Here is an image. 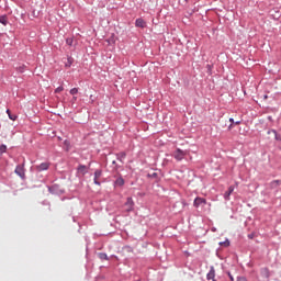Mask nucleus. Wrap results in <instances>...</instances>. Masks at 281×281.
<instances>
[{
  "instance_id": "obj_1",
  "label": "nucleus",
  "mask_w": 281,
  "mask_h": 281,
  "mask_svg": "<svg viewBox=\"0 0 281 281\" xmlns=\"http://www.w3.org/2000/svg\"><path fill=\"white\" fill-rule=\"evenodd\" d=\"M15 175H18V177H20V179H22V181H25L26 177H25V164H20L15 167L14 170Z\"/></svg>"
},
{
  "instance_id": "obj_2",
  "label": "nucleus",
  "mask_w": 281,
  "mask_h": 281,
  "mask_svg": "<svg viewBox=\"0 0 281 281\" xmlns=\"http://www.w3.org/2000/svg\"><path fill=\"white\" fill-rule=\"evenodd\" d=\"M186 155H188V151L182 150L181 148H177L173 151V158L176 161H183V159L186 158Z\"/></svg>"
},
{
  "instance_id": "obj_3",
  "label": "nucleus",
  "mask_w": 281,
  "mask_h": 281,
  "mask_svg": "<svg viewBox=\"0 0 281 281\" xmlns=\"http://www.w3.org/2000/svg\"><path fill=\"white\" fill-rule=\"evenodd\" d=\"M48 192L50 194H65V189L60 188V184L48 186Z\"/></svg>"
},
{
  "instance_id": "obj_4",
  "label": "nucleus",
  "mask_w": 281,
  "mask_h": 281,
  "mask_svg": "<svg viewBox=\"0 0 281 281\" xmlns=\"http://www.w3.org/2000/svg\"><path fill=\"white\" fill-rule=\"evenodd\" d=\"M207 205V200L205 198L196 196L193 201V206L199 209V207H205Z\"/></svg>"
},
{
  "instance_id": "obj_5",
  "label": "nucleus",
  "mask_w": 281,
  "mask_h": 281,
  "mask_svg": "<svg viewBox=\"0 0 281 281\" xmlns=\"http://www.w3.org/2000/svg\"><path fill=\"white\" fill-rule=\"evenodd\" d=\"M103 172L104 171H102V169L94 170V173H93V183H94V186H102V182H100V179H101Z\"/></svg>"
},
{
  "instance_id": "obj_6",
  "label": "nucleus",
  "mask_w": 281,
  "mask_h": 281,
  "mask_svg": "<svg viewBox=\"0 0 281 281\" xmlns=\"http://www.w3.org/2000/svg\"><path fill=\"white\" fill-rule=\"evenodd\" d=\"M89 168H91V162H89L88 167L86 165H79L77 167V175H81V177H85V175H88Z\"/></svg>"
},
{
  "instance_id": "obj_7",
  "label": "nucleus",
  "mask_w": 281,
  "mask_h": 281,
  "mask_svg": "<svg viewBox=\"0 0 281 281\" xmlns=\"http://www.w3.org/2000/svg\"><path fill=\"white\" fill-rule=\"evenodd\" d=\"M35 170H36L37 172H43V171H45V170H49V162H42V164H40V165H36V166H35Z\"/></svg>"
},
{
  "instance_id": "obj_8",
  "label": "nucleus",
  "mask_w": 281,
  "mask_h": 281,
  "mask_svg": "<svg viewBox=\"0 0 281 281\" xmlns=\"http://www.w3.org/2000/svg\"><path fill=\"white\" fill-rule=\"evenodd\" d=\"M125 207L127 212H133L134 207H135V202L133 201V198H127L126 202H125Z\"/></svg>"
},
{
  "instance_id": "obj_9",
  "label": "nucleus",
  "mask_w": 281,
  "mask_h": 281,
  "mask_svg": "<svg viewBox=\"0 0 281 281\" xmlns=\"http://www.w3.org/2000/svg\"><path fill=\"white\" fill-rule=\"evenodd\" d=\"M214 278H216V270L214 269V266H210V271H209V273L206 274V280H212V281H214V280H216V279H214Z\"/></svg>"
},
{
  "instance_id": "obj_10",
  "label": "nucleus",
  "mask_w": 281,
  "mask_h": 281,
  "mask_svg": "<svg viewBox=\"0 0 281 281\" xmlns=\"http://www.w3.org/2000/svg\"><path fill=\"white\" fill-rule=\"evenodd\" d=\"M135 26L144 30V27H146V21H144V19H142V18H138L135 21Z\"/></svg>"
},
{
  "instance_id": "obj_11",
  "label": "nucleus",
  "mask_w": 281,
  "mask_h": 281,
  "mask_svg": "<svg viewBox=\"0 0 281 281\" xmlns=\"http://www.w3.org/2000/svg\"><path fill=\"white\" fill-rule=\"evenodd\" d=\"M115 157L117 161H120L121 164H124V159H126V151L117 153L115 154Z\"/></svg>"
},
{
  "instance_id": "obj_12",
  "label": "nucleus",
  "mask_w": 281,
  "mask_h": 281,
  "mask_svg": "<svg viewBox=\"0 0 281 281\" xmlns=\"http://www.w3.org/2000/svg\"><path fill=\"white\" fill-rule=\"evenodd\" d=\"M124 183H125L124 178H122V176H120L114 181V188H122L124 186Z\"/></svg>"
},
{
  "instance_id": "obj_13",
  "label": "nucleus",
  "mask_w": 281,
  "mask_h": 281,
  "mask_svg": "<svg viewBox=\"0 0 281 281\" xmlns=\"http://www.w3.org/2000/svg\"><path fill=\"white\" fill-rule=\"evenodd\" d=\"M260 273L262 278H266V280H269V278H271V272L269 271V268H262Z\"/></svg>"
},
{
  "instance_id": "obj_14",
  "label": "nucleus",
  "mask_w": 281,
  "mask_h": 281,
  "mask_svg": "<svg viewBox=\"0 0 281 281\" xmlns=\"http://www.w3.org/2000/svg\"><path fill=\"white\" fill-rule=\"evenodd\" d=\"M234 192V186L228 187V190L224 193L225 201H229V196H232V193Z\"/></svg>"
},
{
  "instance_id": "obj_15",
  "label": "nucleus",
  "mask_w": 281,
  "mask_h": 281,
  "mask_svg": "<svg viewBox=\"0 0 281 281\" xmlns=\"http://www.w3.org/2000/svg\"><path fill=\"white\" fill-rule=\"evenodd\" d=\"M147 179H155L156 183H159V173L157 172L147 173Z\"/></svg>"
},
{
  "instance_id": "obj_16",
  "label": "nucleus",
  "mask_w": 281,
  "mask_h": 281,
  "mask_svg": "<svg viewBox=\"0 0 281 281\" xmlns=\"http://www.w3.org/2000/svg\"><path fill=\"white\" fill-rule=\"evenodd\" d=\"M271 133H273L274 139H277V142H281V135L278 134V131H276V130L268 131V135H271Z\"/></svg>"
},
{
  "instance_id": "obj_17",
  "label": "nucleus",
  "mask_w": 281,
  "mask_h": 281,
  "mask_svg": "<svg viewBox=\"0 0 281 281\" xmlns=\"http://www.w3.org/2000/svg\"><path fill=\"white\" fill-rule=\"evenodd\" d=\"M71 65H74V57H68L65 67L69 68Z\"/></svg>"
},
{
  "instance_id": "obj_18",
  "label": "nucleus",
  "mask_w": 281,
  "mask_h": 281,
  "mask_svg": "<svg viewBox=\"0 0 281 281\" xmlns=\"http://www.w3.org/2000/svg\"><path fill=\"white\" fill-rule=\"evenodd\" d=\"M7 114L9 115V120H12V122H16V115L12 114V112H10V110H7Z\"/></svg>"
},
{
  "instance_id": "obj_19",
  "label": "nucleus",
  "mask_w": 281,
  "mask_h": 281,
  "mask_svg": "<svg viewBox=\"0 0 281 281\" xmlns=\"http://www.w3.org/2000/svg\"><path fill=\"white\" fill-rule=\"evenodd\" d=\"M0 23L2 25H8V15H1L0 16Z\"/></svg>"
},
{
  "instance_id": "obj_20",
  "label": "nucleus",
  "mask_w": 281,
  "mask_h": 281,
  "mask_svg": "<svg viewBox=\"0 0 281 281\" xmlns=\"http://www.w3.org/2000/svg\"><path fill=\"white\" fill-rule=\"evenodd\" d=\"M98 256L100 260H109V255H106V252H99Z\"/></svg>"
},
{
  "instance_id": "obj_21",
  "label": "nucleus",
  "mask_w": 281,
  "mask_h": 281,
  "mask_svg": "<svg viewBox=\"0 0 281 281\" xmlns=\"http://www.w3.org/2000/svg\"><path fill=\"white\" fill-rule=\"evenodd\" d=\"M281 181L280 180H273L272 182H270V188H278V186H280Z\"/></svg>"
},
{
  "instance_id": "obj_22",
  "label": "nucleus",
  "mask_w": 281,
  "mask_h": 281,
  "mask_svg": "<svg viewBox=\"0 0 281 281\" xmlns=\"http://www.w3.org/2000/svg\"><path fill=\"white\" fill-rule=\"evenodd\" d=\"M16 71L19 74H24L25 72V65H21V66L16 67Z\"/></svg>"
},
{
  "instance_id": "obj_23",
  "label": "nucleus",
  "mask_w": 281,
  "mask_h": 281,
  "mask_svg": "<svg viewBox=\"0 0 281 281\" xmlns=\"http://www.w3.org/2000/svg\"><path fill=\"white\" fill-rule=\"evenodd\" d=\"M7 150H8V146H5V144L0 145L1 155H3V153H5Z\"/></svg>"
},
{
  "instance_id": "obj_24",
  "label": "nucleus",
  "mask_w": 281,
  "mask_h": 281,
  "mask_svg": "<svg viewBox=\"0 0 281 281\" xmlns=\"http://www.w3.org/2000/svg\"><path fill=\"white\" fill-rule=\"evenodd\" d=\"M70 95H78V88H72L69 91Z\"/></svg>"
},
{
  "instance_id": "obj_25",
  "label": "nucleus",
  "mask_w": 281,
  "mask_h": 281,
  "mask_svg": "<svg viewBox=\"0 0 281 281\" xmlns=\"http://www.w3.org/2000/svg\"><path fill=\"white\" fill-rule=\"evenodd\" d=\"M220 245H221L222 247H229V239H226V240H224V241H221Z\"/></svg>"
},
{
  "instance_id": "obj_26",
  "label": "nucleus",
  "mask_w": 281,
  "mask_h": 281,
  "mask_svg": "<svg viewBox=\"0 0 281 281\" xmlns=\"http://www.w3.org/2000/svg\"><path fill=\"white\" fill-rule=\"evenodd\" d=\"M63 91H65V88L63 86H59L55 89V93H60Z\"/></svg>"
},
{
  "instance_id": "obj_27",
  "label": "nucleus",
  "mask_w": 281,
  "mask_h": 281,
  "mask_svg": "<svg viewBox=\"0 0 281 281\" xmlns=\"http://www.w3.org/2000/svg\"><path fill=\"white\" fill-rule=\"evenodd\" d=\"M112 166H114L115 171L120 170V168H121L120 165H117V161H115V160L112 161Z\"/></svg>"
},
{
  "instance_id": "obj_28",
  "label": "nucleus",
  "mask_w": 281,
  "mask_h": 281,
  "mask_svg": "<svg viewBox=\"0 0 281 281\" xmlns=\"http://www.w3.org/2000/svg\"><path fill=\"white\" fill-rule=\"evenodd\" d=\"M236 281H247V278H245V277H237Z\"/></svg>"
},
{
  "instance_id": "obj_29",
  "label": "nucleus",
  "mask_w": 281,
  "mask_h": 281,
  "mask_svg": "<svg viewBox=\"0 0 281 281\" xmlns=\"http://www.w3.org/2000/svg\"><path fill=\"white\" fill-rule=\"evenodd\" d=\"M228 278L231 281H234V276H232V272H228Z\"/></svg>"
},
{
  "instance_id": "obj_30",
  "label": "nucleus",
  "mask_w": 281,
  "mask_h": 281,
  "mask_svg": "<svg viewBox=\"0 0 281 281\" xmlns=\"http://www.w3.org/2000/svg\"><path fill=\"white\" fill-rule=\"evenodd\" d=\"M207 71H212V65H206Z\"/></svg>"
},
{
  "instance_id": "obj_31",
  "label": "nucleus",
  "mask_w": 281,
  "mask_h": 281,
  "mask_svg": "<svg viewBox=\"0 0 281 281\" xmlns=\"http://www.w3.org/2000/svg\"><path fill=\"white\" fill-rule=\"evenodd\" d=\"M78 100V97L74 95L72 97V102H76Z\"/></svg>"
},
{
  "instance_id": "obj_32",
  "label": "nucleus",
  "mask_w": 281,
  "mask_h": 281,
  "mask_svg": "<svg viewBox=\"0 0 281 281\" xmlns=\"http://www.w3.org/2000/svg\"><path fill=\"white\" fill-rule=\"evenodd\" d=\"M248 238L252 239L254 238V234H249Z\"/></svg>"
},
{
  "instance_id": "obj_33",
  "label": "nucleus",
  "mask_w": 281,
  "mask_h": 281,
  "mask_svg": "<svg viewBox=\"0 0 281 281\" xmlns=\"http://www.w3.org/2000/svg\"><path fill=\"white\" fill-rule=\"evenodd\" d=\"M229 122H231L232 124H234V119L231 117V119H229Z\"/></svg>"
},
{
  "instance_id": "obj_34",
  "label": "nucleus",
  "mask_w": 281,
  "mask_h": 281,
  "mask_svg": "<svg viewBox=\"0 0 281 281\" xmlns=\"http://www.w3.org/2000/svg\"><path fill=\"white\" fill-rule=\"evenodd\" d=\"M236 125L240 124V121L235 122Z\"/></svg>"
},
{
  "instance_id": "obj_35",
  "label": "nucleus",
  "mask_w": 281,
  "mask_h": 281,
  "mask_svg": "<svg viewBox=\"0 0 281 281\" xmlns=\"http://www.w3.org/2000/svg\"><path fill=\"white\" fill-rule=\"evenodd\" d=\"M68 45H71V42L67 41Z\"/></svg>"
},
{
  "instance_id": "obj_36",
  "label": "nucleus",
  "mask_w": 281,
  "mask_h": 281,
  "mask_svg": "<svg viewBox=\"0 0 281 281\" xmlns=\"http://www.w3.org/2000/svg\"><path fill=\"white\" fill-rule=\"evenodd\" d=\"M68 45H71V42L67 41Z\"/></svg>"
},
{
  "instance_id": "obj_37",
  "label": "nucleus",
  "mask_w": 281,
  "mask_h": 281,
  "mask_svg": "<svg viewBox=\"0 0 281 281\" xmlns=\"http://www.w3.org/2000/svg\"><path fill=\"white\" fill-rule=\"evenodd\" d=\"M65 144H69V142L65 140Z\"/></svg>"
},
{
  "instance_id": "obj_38",
  "label": "nucleus",
  "mask_w": 281,
  "mask_h": 281,
  "mask_svg": "<svg viewBox=\"0 0 281 281\" xmlns=\"http://www.w3.org/2000/svg\"><path fill=\"white\" fill-rule=\"evenodd\" d=\"M228 128H232V124L228 126Z\"/></svg>"
},
{
  "instance_id": "obj_39",
  "label": "nucleus",
  "mask_w": 281,
  "mask_h": 281,
  "mask_svg": "<svg viewBox=\"0 0 281 281\" xmlns=\"http://www.w3.org/2000/svg\"><path fill=\"white\" fill-rule=\"evenodd\" d=\"M265 99H267V95H265Z\"/></svg>"
},
{
  "instance_id": "obj_40",
  "label": "nucleus",
  "mask_w": 281,
  "mask_h": 281,
  "mask_svg": "<svg viewBox=\"0 0 281 281\" xmlns=\"http://www.w3.org/2000/svg\"><path fill=\"white\" fill-rule=\"evenodd\" d=\"M213 281H216V280H213Z\"/></svg>"
}]
</instances>
